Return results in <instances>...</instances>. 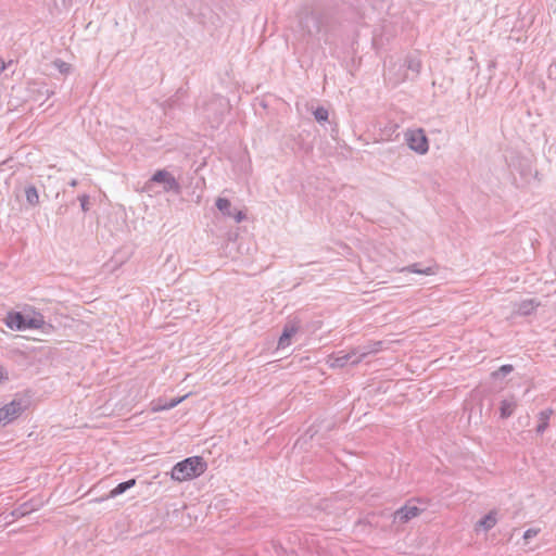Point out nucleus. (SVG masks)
Returning <instances> with one entry per match:
<instances>
[{
    "mask_svg": "<svg viewBox=\"0 0 556 556\" xmlns=\"http://www.w3.org/2000/svg\"><path fill=\"white\" fill-rule=\"evenodd\" d=\"M207 468L206 463L200 456L188 457L177 463L170 472L172 479L182 482L201 476Z\"/></svg>",
    "mask_w": 556,
    "mask_h": 556,
    "instance_id": "nucleus-1",
    "label": "nucleus"
},
{
    "mask_svg": "<svg viewBox=\"0 0 556 556\" xmlns=\"http://www.w3.org/2000/svg\"><path fill=\"white\" fill-rule=\"evenodd\" d=\"M5 325L13 330L42 329L46 321L41 314L29 317L21 312H11L7 316Z\"/></svg>",
    "mask_w": 556,
    "mask_h": 556,
    "instance_id": "nucleus-2",
    "label": "nucleus"
},
{
    "mask_svg": "<svg viewBox=\"0 0 556 556\" xmlns=\"http://www.w3.org/2000/svg\"><path fill=\"white\" fill-rule=\"evenodd\" d=\"M152 184L163 185L164 192H172L176 195L181 193V186L179 181L166 169H157L147 181L144 189L149 190Z\"/></svg>",
    "mask_w": 556,
    "mask_h": 556,
    "instance_id": "nucleus-3",
    "label": "nucleus"
},
{
    "mask_svg": "<svg viewBox=\"0 0 556 556\" xmlns=\"http://www.w3.org/2000/svg\"><path fill=\"white\" fill-rule=\"evenodd\" d=\"M362 362L358 349L355 348L348 353L340 351L329 355L327 364L331 368H342L346 365H357Z\"/></svg>",
    "mask_w": 556,
    "mask_h": 556,
    "instance_id": "nucleus-4",
    "label": "nucleus"
},
{
    "mask_svg": "<svg viewBox=\"0 0 556 556\" xmlns=\"http://www.w3.org/2000/svg\"><path fill=\"white\" fill-rule=\"evenodd\" d=\"M405 140L409 149L418 154H426L429 150L428 138L421 128L408 130Z\"/></svg>",
    "mask_w": 556,
    "mask_h": 556,
    "instance_id": "nucleus-5",
    "label": "nucleus"
},
{
    "mask_svg": "<svg viewBox=\"0 0 556 556\" xmlns=\"http://www.w3.org/2000/svg\"><path fill=\"white\" fill-rule=\"evenodd\" d=\"M26 408L24 401L14 399L0 408V425H7L16 419Z\"/></svg>",
    "mask_w": 556,
    "mask_h": 556,
    "instance_id": "nucleus-6",
    "label": "nucleus"
},
{
    "mask_svg": "<svg viewBox=\"0 0 556 556\" xmlns=\"http://www.w3.org/2000/svg\"><path fill=\"white\" fill-rule=\"evenodd\" d=\"M300 27L303 35L314 36L320 31L321 20L317 13L309 12L300 18Z\"/></svg>",
    "mask_w": 556,
    "mask_h": 556,
    "instance_id": "nucleus-7",
    "label": "nucleus"
},
{
    "mask_svg": "<svg viewBox=\"0 0 556 556\" xmlns=\"http://www.w3.org/2000/svg\"><path fill=\"white\" fill-rule=\"evenodd\" d=\"M420 513L421 509L419 507H417L416 505H412L410 503H407L406 505L394 511L393 521L405 523L410 519L417 517Z\"/></svg>",
    "mask_w": 556,
    "mask_h": 556,
    "instance_id": "nucleus-8",
    "label": "nucleus"
},
{
    "mask_svg": "<svg viewBox=\"0 0 556 556\" xmlns=\"http://www.w3.org/2000/svg\"><path fill=\"white\" fill-rule=\"evenodd\" d=\"M299 327L294 323H288L278 340V349H285L290 345L291 338L298 332Z\"/></svg>",
    "mask_w": 556,
    "mask_h": 556,
    "instance_id": "nucleus-9",
    "label": "nucleus"
},
{
    "mask_svg": "<svg viewBox=\"0 0 556 556\" xmlns=\"http://www.w3.org/2000/svg\"><path fill=\"white\" fill-rule=\"evenodd\" d=\"M136 484V479H130L124 482L118 483L114 489H112L109 494L105 496H102L97 500V502H103L109 498H114L123 493H125L127 490L132 488Z\"/></svg>",
    "mask_w": 556,
    "mask_h": 556,
    "instance_id": "nucleus-10",
    "label": "nucleus"
},
{
    "mask_svg": "<svg viewBox=\"0 0 556 556\" xmlns=\"http://www.w3.org/2000/svg\"><path fill=\"white\" fill-rule=\"evenodd\" d=\"M516 407H517V401L514 396L504 399L500 405L501 418L506 419V418L510 417L514 414Z\"/></svg>",
    "mask_w": 556,
    "mask_h": 556,
    "instance_id": "nucleus-11",
    "label": "nucleus"
},
{
    "mask_svg": "<svg viewBox=\"0 0 556 556\" xmlns=\"http://www.w3.org/2000/svg\"><path fill=\"white\" fill-rule=\"evenodd\" d=\"M357 349H358L361 358L363 361L366 356H368L370 354H376V353L382 351L384 349V342L383 341H375V342H370L364 346H357Z\"/></svg>",
    "mask_w": 556,
    "mask_h": 556,
    "instance_id": "nucleus-12",
    "label": "nucleus"
},
{
    "mask_svg": "<svg viewBox=\"0 0 556 556\" xmlns=\"http://www.w3.org/2000/svg\"><path fill=\"white\" fill-rule=\"evenodd\" d=\"M553 415L552 408H546L538 414L539 424L535 428L538 434H543L548 427L551 416Z\"/></svg>",
    "mask_w": 556,
    "mask_h": 556,
    "instance_id": "nucleus-13",
    "label": "nucleus"
},
{
    "mask_svg": "<svg viewBox=\"0 0 556 556\" xmlns=\"http://www.w3.org/2000/svg\"><path fill=\"white\" fill-rule=\"evenodd\" d=\"M401 271H408V273H414V274H419V275H427V276L435 274V270H434L433 267H431V266L422 267L419 263H414L412 265L403 267L401 269Z\"/></svg>",
    "mask_w": 556,
    "mask_h": 556,
    "instance_id": "nucleus-14",
    "label": "nucleus"
},
{
    "mask_svg": "<svg viewBox=\"0 0 556 556\" xmlns=\"http://www.w3.org/2000/svg\"><path fill=\"white\" fill-rule=\"evenodd\" d=\"M536 306L538 304L534 302V300H525L517 305L516 313L522 316H527L530 315Z\"/></svg>",
    "mask_w": 556,
    "mask_h": 556,
    "instance_id": "nucleus-15",
    "label": "nucleus"
},
{
    "mask_svg": "<svg viewBox=\"0 0 556 556\" xmlns=\"http://www.w3.org/2000/svg\"><path fill=\"white\" fill-rule=\"evenodd\" d=\"M215 204L223 215L228 217L232 216V212L236 210L232 208L230 201L226 198H218Z\"/></svg>",
    "mask_w": 556,
    "mask_h": 556,
    "instance_id": "nucleus-16",
    "label": "nucleus"
},
{
    "mask_svg": "<svg viewBox=\"0 0 556 556\" xmlns=\"http://www.w3.org/2000/svg\"><path fill=\"white\" fill-rule=\"evenodd\" d=\"M25 197L27 203L31 206H35L39 203V194L37 188L33 185H29L25 188Z\"/></svg>",
    "mask_w": 556,
    "mask_h": 556,
    "instance_id": "nucleus-17",
    "label": "nucleus"
},
{
    "mask_svg": "<svg viewBox=\"0 0 556 556\" xmlns=\"http://www.w3.org/2000/svg\"><path fill=\"white\" fill-rule=\"evenodd\" d=\"M399 128V125L395 123H389L384 129L381 130V139L383 140H391L392 137H397L396 130Z\"/></svg>",
    "mask_w": 556,
    "mask_h": 556,
    "instance_id": "nucleus-18",
    "label": "nucleus"
},
{
    "mask_svg": "<svg viewBox=\"0 0 556 556\" xmlns=\"http://www.w3.org/2000/svg\"><path fill=\"white\" fill-rule=\"evenodd\" d=\"M478 525L482 527L484 530L492 529L496 525L495 513H489L478 522Z\"/></svg>",
    "mask_w": 556,
    "mask_h": 556,
    "instance_id": "nucleus-19",
    "label": "nucleus"
},
{
    "mask_svg": "<svg viewBox=\"0 0 556 556\" xmlns=\"http://www.w3.org/2000/svg\"><path fill=\"white\" fill-rule=\"evenodd\" d=\"M313 115H314V118L318 122V123H325L328 121V116H329V112L326 108L324 106H317L314 111H313Z\"/></svg>",
    "mask_w": 556,
    "mask_h": 556,
    "instance_id": "nucleus-20",
    "label": "nucleus"
},
{
    "mask_svg": "<svg viewBox=\"0 0 556 556\" xmlns=\"http://www.w3.org/2000/svg\"><path fill=\"white\" fill-rule=\"evenodd\" d=\"M185 396H181V397H176V399H172L170 401L166 402L165 404L163 405H160L157 407H154L153 409L154 410H166V409H172L174 408L175 406H177L179 403H181L184 401Z\"/></svg>",
    "mask_w": 556,
    "mask_h": 556,
    "instance_id": "nucleus-21",
    "label": "nucleus"
},
{
    "mask_svg": "<svg viewBox=\"0 0 556 556\" xmlns=\"http://www.w3.org/2000/svg\"><path fill=\"white\" fill-rule=\"evenodd\" d=\"M405 65L408 70L413 71L415 74H418L421 68V63L417 59L409 58L405 61Z\"/></svg>",
    "mask_w": 556,
    "mask_h": 556,
    "instance_id": "nucleus-22",
    "label": "nucleus"
},
{
    "mask_svg": "<svg viewBox=\"0 0 556 556\" xmlns=\"http://www.w3.org/2000/svg\"><path fill=\"white\" fill-rule=\"evenodd\" d=\"M53 65L58 68V71L61 73V74H68L71 72V64H68L67 62L63 61V60H60V59H56L54 62H53Z\"/></svg>",
    "mask_w": 556,
    "mask_h": 556,
    "instance_id": "nucleus-23",
    "label": "nucleus"
},
{
    "mask_svg": "<svg viewBox=\"0 0 556 556\" xmlns=\"http://www.w3.org/2000/svg\"><path fill=\"white\" fill-rule=\"evenodd\" d=\"M511 371H513V366L511 365H503L495 372H493V376L495 378L505 377L508 374H510Z\"/></svg>",
    "mask_w": 556,
    "mask_h": 556,
    "instance_id": "nucleus-24",
    "label": "nucleus"
},
{
    "mask_svg": "<svg viewBox=\"0 0 556 556\" xmlns=\"http://www.w3.org/2000/svg\"><path fill=\"white\" fill-rule=\"evenodd\" d=\"M78 200L80 202L81 210L84 212H88L89 211V195L81 194L78 197Z\"/></svg>",
    "mask_w": 556,
    "mask_h": 556,
    "instance_id": "nucleus-25",
    "label": "nucleus"
},
{
    "mask_svg": "<svg viewBox=\"0 0 556 556\" xmlns=\"http://www.w3.org/2000/svg\"><path fill=\"white\" fill-rule=\"evenodd\" d=\"M231 217L235 218V220L237 223H240V222H242L245 218V214L242 211L235 210L232 212V216Z\"/></svg>",
    "mask_w": 556,
    "mask_h": 556,
    "instance_id": "nucleus-26",
    "label": "nucleus"
},
{
    "mask_svg": "<svg viewBox=\"0 0 556 556\" xmlns=\"http://www.w3.org/2000/svg\"><path fill=\"white\" fill-rule=\"evenodd\" d=\"M536 534H538V531H536V530H534V529H528V530L525 532V534H523V539H525V540H529V539H531V538L535 536Z\"/></svg>",
    "mask_w": 556,
    "mask_h": 556,
    "instance_id": "nucleus-27",
    "label": "nucleus"
},
{
    "mask_svg": "<svg viewBox=\"0 0 556 556\" xmlns=\"http://www.w3.org/2000/svg\"><path fill=\"white\" fill-rule=\"evenodd\" d=\"M40 94L45 96L46 99L50 98V96L53 93L50 91L45 85H42L39 89Z\"/></svg>",
    "mask_w": 556,
    "mask_h": 556,
    "instance_id": "nucleus-28",
    "label": "nucleus"
},
{
    "mask_svg": "<svg viewBox=\"0 0 556 556\" xmlns=\"http://www.w3.org/2000/svg\"><path fill=\"white\" fill-rule=\"evenodd\" d=\"M5 70V63L2 59H0V73Z\"/></svg>",
    "mask_w": 556,
    "mask_h": 556,
    "instance_id": "nucleus-29",
    "label": "nucleus"
},
{
    "mask_svg": "<svg viewBox=\"0 0 556 556\" xmlns=\"http://www.w3.org/2000/svg\"><path fill=\"white\" fill-rule=\"evenodd\" d=\"M70 186H71V187H76V186H77V180H76V179H72V180L70 181Z\"/></svg>",
    "mask_w": 556,
    "mask_h": 556,
    "instance_id": "nucleus-30",
    "label": "nucleus"
},
{
    "mask_svg": "<svg viewBox=\"0 0 556 556\" xmlns=\"http://www.w3.org/2000/svg\"><path fill=\"white\" fill-rule=\"evenodd\" d=\"M2 378V370L0 369V379Z\"/></svg>",
    "mask_w": 556,
    "mask_h": 556,
    "instance_id": "nucleus-31",
    "label": "nucleus"
}]
</instances>
